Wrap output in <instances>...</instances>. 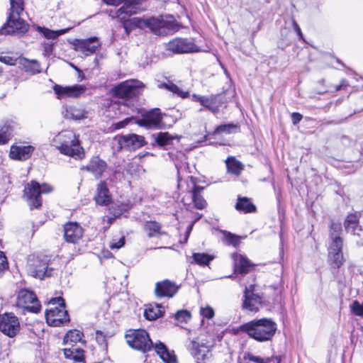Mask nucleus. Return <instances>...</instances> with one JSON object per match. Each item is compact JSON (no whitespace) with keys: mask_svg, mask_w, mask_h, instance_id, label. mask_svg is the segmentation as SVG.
Masks as SVG:
<instances>
[{"mask_svg":"<svg viewBox=\"0 0 363 363\" xmlns=\"http://www.w3.org/2000/svg\"><path fill=\"white\" fill-rule=\"evenodd\" d=\"M106 4L111 6L123 5L116 11H111L109 16L113 18H118L123 23L125 33L129 35L135 28H148L157 35H166L178 31L180 26L172 16H160V18L128 17L137 13L140 10V4L143 0H102Z\"/></svg>","mask_w":363,"mask_h":363,"instance_id":"1","label":"nucleus"},{"mask_svg":"<svg viewBox=\"0 0 363 363\" xmlns=\"http://www.w3.org/2000/svg\"><path fill=\"white\" fill-rule=\"evenodd\" d=\"M125 337L130 347L143 352L150 351L153 347V343L145 330H129ZM154 348L164 362L177 363L175 354L169 352L162 342H156Z\"/></svg>","mask_w":363,"mask_h":363,"instance_id":"2","label":"nucleus"},{"mask_svg":"<svg viewBox=\"0 0 363 363\" xmlns=\"http://www.w3.org/2000/svg\"><path fill=\"white\" fill-rule=\"evenodd\" d=\"M50 144L61 154L75 160H82L85 157L84 150L80 144L79 138L72 130H65L60 132L52 139Z\"/></svg>","mask_w":363,"mask_h":363,"instance_id":"3","label":"nucleus"},{"mask_svg":"<svg viewBox=\"0 0 363 363\" xmlns=\"http://www.w3.org/2000/svg\"><path fill=\"white\" fill-rule=\"evenodd\" d=\"M10 13L7 22L0 30L2 35H22L28 30V24L21 18L23 11V0H10Z\"/></svg>","mask_w":363,"mask_h":363,"instance_id":"4","label":"nucleus"},{"mask_svg":"<svg viewBox=\"0 0 363 363\" xmlns=\"http://www.w3.org/2000/svg\"><path fill=\"white\" fill-rule=\"evenodd\" d=\"M242 331L258 342L270 340L274 335L277 327L270 318H261L250 321L241 326Z\"/></svg>","mask_w":363,"mask_h":363,"instance_id":"5","label":"nucleus"},{"mask_svg":"<svg viewBox=\"0 0 363 363\" xmlns=\"http://www.w3.org/2000/svg\"><path fill=\"white\" fill-rule=\"evenodd\" d=\"M50 308L45 311V318L48 325L59 327L69 321L65 301L62 297L53 298L49 301Z\"/></svg>","mask_w":363,"mask_h":363,"instance_id":"6","label":"nucleus"},{"mask_svg":"<svg viewBox=\"0 0 363 363\" xmlns=\"http://www.w3.org/2000/svg\"><path fill=\"white\" fill-rule=\"evenodd\" d=\"M53 191V188L48 184H40L35 181L28 183L23 190V197L26 199L30 209L38 208L42 205V194H48Z\"/></svg>","mask_w":363,"mask_h":363,"instance_id":"7","label":"nucleus"},{"mask_svg":"<svg viewBox=\"0 0 363 363\" xmlns=\"http://www.w3.org/2000/svg\"><path fill=\"white\" fill-rule=\"evenodd\" d=\"M50 259L48 256H38L29 258L28 264V272L33 277L43 279L45 277H50L52 269L49 266Z\"/></svg>","mask_w":363,"mask_h":363,"instance_id":"8","label":"nucleus"},{"mask_svg":"<svg viewBox=\"0 0 363 363\" xmlns=\"http://www.w3.org/2000/svg\"><path fill=\"white\" fill-rule=\"evenodd\" d=\"M143 86V84L138 80H127L115 86L112 92L114 96L118 98L128 99L138 95Z\"/></svg>","mask_w":363,"mask_h":363,"instance_id":"9","label":"nucleus"},{"mask_svg":"<svg viewBox=\"0 0 363 363\" xmlns=\"http://www.w3.org/2000/svg\"><path fill=\"white\" fill-rule=\"evenodd\" d=\"M16 306L29 312L38 313L41 308L36 295L27 289H22L18 292Z\"/></svg>","mask_w":363,"mask_h":363,"instance_id":"10","label":"nucleus"},{"mask_svg":"<svg viewBox=\"0 0 363 363\" xmlns=\"http://www.w3.org/2000/svg\"><path fill=\"white\" fill-rule=\"evenodd\" d=\"M255 286L250 284L245 286L244 291V300L242 301V308L250 313H255L262 306V297L254 292Z\"/></svg>","mask_w":363,"mask_h":363,"instance_id":"11","label":"nucleus"},{"mask_svg":"<svg viewBox=\"0 0 363 363\" xmlns=\"http://www.w3.org/2000/svg\"><path fill=\"white\" fill-rule=\"evenodd\" d=\"M0 330L10 337L16 336L20 330V323L18 318L12 313L1 314Z\"/></svg>","mask_w":363,"mask_h":363,"instance_id":"12","label":"nucleus"},{"mask_svg":"<svg viewBox=\"0 0 363 363\" xmlns=\"http://www.w3.org/2000/svg\"><path fill=\"white\" fill-rule=\"evenodd\" d=\"M166 48L174 53L198 52L201 50L191 40L187 38H175L169 41Z\"/></svg>","mask_w":363,"mask_h":363,"instance_id":"13","label":"nucleus"},{"mask_svg":"<svg viewBox=\"0 0 363 363\" xmlns=\"http://www.w3.org/2000/svg\"><path fill=\"white\" fill-rule=\"evenodd\" d=\"M342 247L343 241L340 236H335L330 243L328 257L335 268H340L344 262Z\"/></svg>","mask_w":363,"mask_h":363,"instance_id":"14","label":"nucleus"},{"mask_svg":"<svg viewBox=\"0 0 363 363\" xmlns=\"http://www.w3.org/2000/svg\"><path fill=\"white\" fill-rule=\"evenodd\" d=\"M143 136L136 134H128L118 138V145L121 149L135 150L145 145Z\"/></svg>","mask_w":363,"mask_h":363,"instance_id":"15","label":"nucleus"},{"mask_svg":"<svg viewBox=\"0 0 363 363\" xmlns=\"http://www.w3.org/2000/svg\"><path fill=\"white\" fill-rule=\"evenodd\" d=\"M54 91L59 99L65 97L78 98L86 91V87L82 84H74L69 86L55 85Z\"/></svg>","mask_w":363,"mask_h":363,"instance_id":"16","label":"nucleus"},{"mask_svg":"<svg viewBox=\"0 0 363 363\" xmlns=\"http://www.w3.org/2000/svg\"><path fill=\"white\" fill-rule=\"evenodd\" d=\"M106 169L107 163L99 156L92 157L86 165L81 167V170L91 173L96 179L101 177Z\"/></svg>","mask_w":363,"mask_h":363,"instance_id":"17","label":"nucleus"},{"mask_svg":"<svg viewBox=\"0 0 363 363\" xmlns=\"http://www.w3.org/2000/svg\"><path fill=\"white\" fill-rule=\"evenodd\" d=\"M178 289L179 286L174 282L164 279L156 283L155 294L159 298H172L176 294Z\"/></svg>","mask_w":363,"mask_h":363,"instance_id":"18","label":"nucleus"},{"mask_svg":"<svg viewBox=\"0 0 363 363\" xmlns=\"http://www.w3.org/2000/svg\"><path fill=\"white\" fill-rule=\"evenodd\" d=\"M64 236L67 242L76 244L82 238L83 228L77 223H68L64 226Z\"/></svg>","mask_w":363,"mask_h":363,"instance_id":"19","label":"nucleus"},{"mask_svg":"<svg viewBox=\"0 0 363 363\" xmlns=\"http://www.w3.org/2000/svg\"><path fill=\"white\" fill-rule=\"evenodd\" d=\"M75 50L86 56L94 53L101 46L96 37H91L85 40H77L74 44Z\"/></svg>","mask_w":363,"mask_h":363,"instance_id":"20","label":"nucleus"},{"mask_svg":"<svg viewBox=\"0 0 363 363\" xmlns=\"http://www.w3.org/2000/svg\"><path fill=\"white\" fill-rule=\"evenodd\" d=\"M162 121V116L158 108L152 109L143 115V118L137 121L140 126L152 128L157 126Z\"/></svg>","mask_w":363,"mask_h":363,"instance_id":"21","label":"nucleus"},{"mask_svg":"<svg viewBox=\"0 0 363 363\" xmlns=\"http://www.w3.org/2000/svg\"><path fill=\"white\" fill-rule=\"evenodd\" d=\"M64 115L67 119L80 121L89 117V111L79 106L72 105L65 107Z\"/></svg>","mask_w":363,"mask_h":363,"instance_id":"22","label":"nucleus"},{"mask_svg":"<svg viewBox=\"0 0 363 363\" xmlns=\"http://www.w3.org/2000/svg\"><path fill=\"white\" fill-rule=\"evenodd\" d=\"M33 150L34 147L31 145H12L9 156L12 160H26L30 157Z\"/></svg>","mask_w":363,"mask_h":363,"instance_id":"23","label":"nucleus"},{"mask_svg":"<svg viewBox=\"0 0 363 363\" xmlns=\"http://www.w3.org/2000/svg\"><path fill=\"white\" fill-rule=\"evenodd\" d=\"M94 200L100 206H107L111 202V196L106 182H101L97 185Z\"/></svg>","mask_w":363,"mask_h":363,"instance_id":"24","label":"nucleus"},{"mask_svg":"<svg viewBox=\"0 0 363 363\" xmlns=\"http://www.w3.org/2000/svg\"><path fill=\"white\" fill-rule=\"evenodd\" d=\"M232 258L234 261L235 271L240 274H245L250 272L253 264L250 261L242 255L233 253Z\"/></svg>","mask_w":363,"mask_h":363,"instance_id":"25","label":"nucleus"},{"mask_svg":"<svg viewBox=\"0 0 363 363\" xmlns=\"http://www.w3.org/2000/svg\"><path fill=\"white\" fill-rule=\"evenodd\" d=\"M188 349L191 354L198 361L203 360L209 351L208 347L206 344L200 343L195 340L191 341L188 346Z\"/></svg>","mask_w":363,"mask_h":363,"instance_id":"26","label":"nucleus"},{"mask_svg":"<svg viewBox=\"0 0 363 363\" xmlns=\"http://www.w3.org/2000/svg\"><path fill=\"white\" fill-rule=\"evenodd\" d=\"M62 351L66 359L79 362L84 360V350L76 345H72L70 347H66Z\"/></svg>","mask_w":363,"mask_h":363,"instance_id":"27","label":"nucleus"},{"mask_svg":"<svg viewBox=\"0 0 363 363\" xmlns=\"http://www.w3.org/2000/svg\"><path fill=\"white\" fill-rule=\"evenodd\" d=\"M202 190V187L196 186L194 183L192 189L189 191V194L191 197L192 198V201L194 203V206L198 209H203L206 206V201L201 195V192Z\"/></svg>","mask_w":363,"mask_h":363,"instance_id":"28","label":"nucleus"},{"mask_svg":"<svg viewBox=\"0 0 363 363\" xmlns=\"http://www.w3.org/2000/svg\"><path fill=\"white\" fill-rule=\"evenodd\" d=\"M164 313V307L161 304H150L144 312V316L149 320H155Z\"/></svg>","mask_w":363,"mask_h":363,"instance_id":"29","label":"nucleus"},{"mask_svg":"<svg viewBox=\"0 0 363 363\" xmlns=\"http://www.w3.org/2000/svg\"><path fill=\"white\" fill-rule=\"evenodd\" d=\"M181 157V161L175 162V167L177 169V179H178V187L180 188L182 186V181L184 177H185L189 172V165L186 161L185 155L182 153L179 154Z\"/></svg>","mask_w":363,"mask_h":363,"instance_id":"30","label":"nucleus"},{"mask_svg":"<svg viewBox=\"0 0 363 363\" xmlns=\"http://www.w3.org/2000/svg\"><path fill=\"white\" fill-rule=\"evenodd\" d=\"M19 63L21 65L22 69L26 72L35 74L41 72L40 64L35 60H30L27 58L23 57L20 60Z\"/></svg>","mask_w":363,"mask_h":363,"instance_id":"31","label":"nucleus"},{"mask_svg":"<svg viewBox=\"0 0 363 363\" xmlns=\"http://www.w3.org/2000/svg\"><path fill=\"white\" fill-rule=\"evenodd\" d=\"M344 226L345 228V230L347 233H350V234L355 235L357 234L356 233V230H361V228L359 225V220L358 217L355 214H350L347 216L345 223Z\"/></svg>","mask_w":363,"mask_h":363,"instance_id":"32","label":"nucleus"},{"mask_svg":"<svg viewBox=\"0 0 363 363\" xmlns=\"http://www.w3.org/2000/svg\"><path fill=\"white\" fill-rule=\"evenodd\" d=\"M191 264H196L201 267L208 266L209 263L214 259V256L208 255L207 253H193L190 257Z\"/></svg>","mask_w":363,"mask_h":363,"instance_id":"33","label":"nucleus"},{"mask_svg":"<svg viewBox=\"0 0 363 363\" xmlns=\"http://www.w3.org/2000/svg\"><path fill=\"white\" fill-rule=\"evenodd\" d=\"M245 360H249L254 363H280L281 359L279 357H262L255 355L250 352H247L244 355Z\"/></svg>","mask_w":363,"mask_h":363,"instance_id":"34","label":"nucleus"},{"mask_svg":"<svg viewBox=\"0 0 363 363\" xmlns=\"http://www.w3.org/2000/svg\"><path fill=\"white\" fill-rule=\"evenodd\" d=\"M228 172L235 175H239L243 169L242 163L233 157H228L225 160Z\"/></svg>","mask_w":363,"mask_h":363,"instance_id":"35","label":"nucleus"},{"mask_svg":"<svg viewBox=\"0 0 363 363\" xmlns=\"http://www.w3.org/2000/svg\"><path fill=\"white\" fill-rule=\"evenodd\" d=\"M145 231L149 238L157 237L164 234L161 231V225L156 221H147L144 226Z\"/></svg>","mask_w":363,"mask_h":363,"instance_id":"36","label":"nucleus"},{"mask_svg":"<svg viewBox=\"0 0 363 363\" xmlns=\"http://www.w3.org/2000/svg\"><path fill=\"white\" fill-rule=\"evenodd\" d=\"M69 30L70 28L52 30L44 27H38V30L47 39H55L58 36L67 33Z\"/></svg>","mask_w":363,"mask_h":363,"instance_id":"37","label":"nucleus"},{"mask_svg":"<svg viewBox=\"0 0 363 363\" xmlns=\"http://www.w3.org/2000/svg\"><path fill=\"white\" fill-rule=\"evenodd\" d=\"M235 208L238 211H243L244 213H251L255 211V206L246 197H239L235 204Z\"/></svg>","mask_w":363,"mask_h":363,"instance_id":"38","label":"nucleus"},{"mask_svg":"<svg viewBox=\"0 0 363 363\" xmlns=\"http://www.w3.org/2000/svg\"><path fill=\"white\" fill-rule=\"evenodd\" d=\"M83 333L78 330H69L64 337V342L66 345H73V343L81 342Z\"/></svg>","mask_w":363,"mask_h":363,"instance_id":"39","label":"nucleus"},{"mask_svg":"<svg viewBox=\"0 0 363 363\" xmlns=\"http://www.w3.org/2000/svg\"><path fill=\"white\" fill-rule=\"evenodd\" d=\"M160 88H165L171 92L177 94L182 98H186L189 93L186 91H182L177 85L169 82L168 83H162L159 84Z\"/></svg>","mask_w":363,"mask_h":363,"instance_id":"40","label":"nucleus"},{"mask_svg":"<svg viewBox=\"0 0 363 363\" xmlns=\"http://www.w3.org/2000/svg\"><path fill=\"white\" fill-rule=\"evenodd\" d=\"M18 123L13 119H9L5 121L4 125L1 127L0 130L5 135H9L11 139L13 131L18 128Z\"/></svg>","mask_w":363,"mask_h":363,"instance_id":"41","label":"nucleus"},{"mask_svg":"<svg viewBox=\"0 0 363 363\" xmlns=\"http://www.w3.org/2000/svg\"><path fill=\"white\" fill-rule=\"evenodd\" d=\"M238 126L233 123L223 124L217 127L215 130V133H226L231 134L237 132Z\"/></svg>","mask_w":363,"mask_h":363,"instance_id":"42","label":"nucleus"},{"mask_svg":"<svg viewBox=\"0 0 363 363\" xmlns=\"http://www.w3.org/2000/svg\"><path fill=\"white\" fill-rule=\"evenodd\" d=\"M201 104L208 108L209 111H211L213 113H216L218 111L217 106H215V98L211 96H205L204 98H201Z\"/></svg>","mask_w":363,"mask_h":363,"instance_id":"43","label":"nucleus"},{"mask_svg":"<svg viewBox=\"0 0 363 363\" xmlns=\"http://www.w3.org/2000/svg\"><path fill=\"white\" fill-rule=\"evenodd\" d=\"M172 140L173 138L168 133H160L156 138L157 144L160 146L169 145Z\"/></svg>","mask_w":363,"mask_h":363,"instance_id":"44","label":"nucleus"},{"mask_svg":"<svg viewBox=\"0 0 363 363\" xmlns=\"http://www.w3.org/2000/svg\"><path fill=\"white\" fill-rule=\"evenodd\" d=\"M174 318L179 322L186 323L191 318V313L186 310H181L175 313Z\"/></svg>","mask_w":363,"mask_h":363,"instance_id":"45","label":"nucleus"},{"mask_svg":"<svg viewBox=\"0 0 363 363\" xmlns=\"http://www.w3.org/2000/svg\"><path fill=\"white\" fill-rule=\"evenodd\" d=\"M350 308L354 315L363 317V303L361 304L358 301H354Z\"/></svg>","mask_w":363,"mask_h":363,"instance_id":"46","label":"nucleus"},{"mask_svg":"<svg viewBox=\"0 0 363 363\" xmlns=\"http://www.w3.org/2000/svg\"><path fill=\"white\" fill-rule=\"evenodd\" d=\"M342 231V226L340 223H333L330 225V236L331 238V240H333V238L335 236H340L339 234Z\"/></svg>","mask_w":363,"mask_h":363,"instance_id":"47","label":"nucleus"},{"mask_svg":"<svg viewBox=\"0 0 363 363\" xmlns=\"http://www.w3.org/2000/svg\"><path fill=\"white\" fill-rule=\"evenodd\" d=\"M200 314L203 318L211 319L214 316V310L211 306L201 307Z\"/></svg>","mask_w":363,"mask_h":363,"instance_id":"48","label":"nucleus"},{"mask_svg":"<svg viewBox=\"0 0 363 363\" xmlns=\"http://www.w3.org/2000/svg\"><path fill=\"white\" fill-rule=\"evenodd\" d=\"M125 244V237L124 236H121V238H119L118 239L114 238L112 239V240L110 242V247L112 249V250H118L119 248H121V247H123Z\"/></svg>","mask_w":363,"mask_h":363,"instance_id":"49","label":"nucleus"},{"mask_svg":"<svg viewBox=\"0 0 363 363\" xmlns=\"http://www.w3.org/2000/svg\"><path fill=\"white\" fill-rule=\"evenodd\" d=\"M225 238L228 244L232 245L234 247H237L240 244L239 237L230 233H228L225 234Z\"/></svg>","mask_w":363,"mask_h":363,"instance_id":"50","label":"nucleus"},{"mask_svg":"<svg viewBox=\"0 0 363 363\" xmlns=\"http://www.w3.org/2000/svg\"><path fill=\"white\" fill-rule=\"evenodd\" d=\"M9 264L7 262L6 257L4 255L3 252L0 251V276L2 275L4 272L8 269Z\"/></svg>","mask_w":363,"mask_h":363,"instance_id":"51","label":"nucleus"},{"mask_svg":"<svg viewBox=\"0 0 363 363\" xmlns=\"http://www.w3.org/2000/svg\"><path fill=\"white\" fill-rule=\"evenodd\" d=\"M0 62L8 65H15L16 59L9 55L0 56Z\"/></svg>","mask_w":363,"mask_h":363,"instance_id":"52","label":"nucleus"},{"mask_svg":"<svg viewBox=\"0 0 363 363\" xmlns=\"http://www.w3.org/2000/svg\"><path fill=\"white\" fill-rule=\"evenodd\" d=\"M133 118H127L121 121L117 122L113 124L115 129H121L125 127Z\"/></svg>","mask_w":363,"mask_h":363,"instance_id":"53","label":"nucleus"},{"mask_svg":"<svg viewBox=\"0 0 363 363\" xmlns=\"http://www.w3.org/2000/svg\"><path fill=\"white\" fill-rule=\"evenodd\" d=\"M292 26L294 27L295 32L298 35V37L301 39H303V34H302L301 30L294 19L292 20Z\"/></svg>","mask_w":363,"mask_h":363,"instance_id":"54","label":"nucleus"},{"mask_svg":"<svg viewBox=\"0 0 363 363\" xmlns=\"http://www.w3.org/2000/svg\"><path fill=\"white\" fill-rule=\"evenodd\" d=\"M9 135H5L0 130V145H4L9 141Z\"/></svg>","mask_w":363,"mask_h":363,"instance_id":"55","label":"nucleus"},{"mask_svg":"<svg viewBox=\"0 0 363 363\" xmlns=\"http://www.w3.org/2000/svg\"><path fill=\"white\" fill-rule=\"evenodd\" d=\"M291 118H292L293 123L294 125H296L301 121L302 115H301L298 113H293L291 115Z\"/></svg>","mask_w":363,"mask_h":363,"instance_id":"56","label":"nucleus"},{"mask_svg":"<svg viewBox=\"0 0 363 363\" xmlns=\"http://www.w3.org/2000/svg\"><path fill=\"white\" fill-rule=\"evenodd\" d=\"M204 96H199V95H193V98L195 101H199L201 104V98H204Z\"/></svg>","mask_w":363,"mask_h":363,"instance_id":"57","label":"nucleus"},{"mask_svg":"<svg viewBox=\"0 0 363 363\" xmlns=\"http://www.w3.org/2000/svg\"><path fill=\"white\" fill-rule=\"evenodd\" d=\"M204 96H199V95H193V98L195 101H199L201 104V98H204Z\"/></svg>","mask_w":363,"mask_h":363,"instance_id":"58","label":"nucleus"},{"mask_svg":"<svg viewBox=\"0 0 363 363\" xmlns=\"http://www.w3.org/2000/svg\"><path fill=\"white\" fill-rule=\"evenodd\" d=\"M345 82H345V80L342 81L341 84H340V85H339V86H337L336 87V90H337V91H338V90H340V89H341L342 86H346Z\"/></svg>","mask_w":363,"mask_h":363,"instance_id":"59","label":"nucleus"}]
</instances>
